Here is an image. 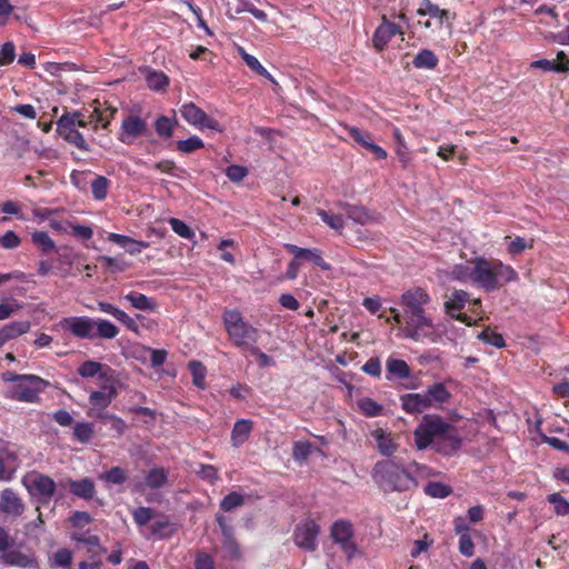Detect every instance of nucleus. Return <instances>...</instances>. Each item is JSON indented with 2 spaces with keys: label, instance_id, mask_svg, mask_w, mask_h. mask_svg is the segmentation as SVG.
<instances>
[{
  "label": "nucleus",
  "instance_id": "nucleus-1",
  "mask_svg": "<svg viewBox=\"0 0 569 569\" xmlns=\"http://www.w3.org/2000/svg\"><path fill=\"white\" fill-rule=\"evenodd\" d=\"M371 476L385 492H405L418 486V481L409 467H405L392 459L376 462Z\"/></svg>",
  "mask_w": 569,
  "mask_h": 569
},
{
  "label": "nucleus",
  "instance_id": "nucleus-2",
  "mask_svg": "<svg viewBox=\"0 0 569 569\" xmlns=\"http://www.w3.org/2000/svg\"><path fill=\"white\" fill-rule=\"evenodd\" d=\"M518 273L509 266L499 260H488L482 257L473 259V280L472 283L485 289L495 291L503 284L516 281Z\"/></svg>",
  "mask_w": 569,
  "mask_h": 569
},
{
  "label": "nucleus",
  "instance_id": "nucleus-3",
  "mask_svg": "<svg viewBox=\"0 0 569 569\" xmlns=\"http://www.w3.org/2000/svg\"><path fill=\"white\" fill-rule=\"evenodd\" d=\"M6 382H12L8 395L11 399L33 403L39 395L47 388L48 382L34 375H18L6 372L2 376Z\"/></svg>",
  "mask_w": 569,
  "mask_h": 569
},
{
  "label": "nucleus",
  "instance_id": "nucleus-4",
  "mask_svg": "<svg viewBox=\"0 0 569 569\" xmlns=\"http://www.w3.org/2000/svg\"><path fill=\"white\" fill-rule=\"evenodd\" d=\"M222 319L226 331L236 347L242 348L249 342H258V329L246 322L239 310H224Z\"/></svg>",
  "mask_w": 569,
  "mask_h": 569
},
{
  "label": "nucleus",
  "instance_id": "nucleus-5",
  "mask_svg": "<svg viewBox=\"0 0 569 569\" xmlns=\"http://www.w3.org/2000/svg\"><path fill=\"white\" fill-rule=\"evenodd\" d=\"M405 326L401 328L402 336L417 342L428 341L435 343L440 338L438 328L432 318L425 313L405 316Z\"/></svg>",
  "mask_w": 569,
  "mask_h": 569
},
{
  "label": "nucleus",
  "instance_id": "nucleus-6",
  "mask_svg": "<svg viewBox=\"0 0 569 569\" xmlns=\"http://www.w3.org/2000/svg\"><path fill=\"white\" fill-rule=\"evenodd\" d=\"M450 428L443 418L436 415H425L413 431L415 445L418 450L433 446L438 439Z\"/></svg>",
  "mask_w": 569,
  "mask_h": 569
},
{
  "label": "nucleus",
  "instance_id": "nucleus-7",
  "mask_svg": "<svg viewBox=\"0 0 569 569\" xmlns=\"http://www.w3.org/2000/svg\"><path fill=\"white\" fill-rule=\"evenodd\" d=\"M22 485L29 492L30 497L40 505H48L57 488L52 478L37 471L27 473L22 478Z\"/></svg>",
  "mask_w": 569,
  "mask_h": 569
},
{
  "label": "nucleus",
  "instance_id": "nucleus-8",
  "mask_svg": "<svg viewBox=\"0 0 569 569\" xmlns=\"http://www.w3.org/2000/svg\"><path fill=\"white\" fill-rule=\"evenodd\" d=\"M117 395L118 391L114 387V379H111L110 382H102L100 390H93L89 395L90 415L98 419H102L107 413L106 409L110 406Z\"/></svg>",
  "mask_w": 569,
  "mask_h": 569
},
{
  "label": "nucleus",
  "instance_id": "nucleus-9",
  "mask_svg": "<svg viewBox=\"0 0 569 569\" xmlns=\"http://www.w3.org/2000/svg\"><path fill=\"white\" fill-rule=\"evenodd\" d=\"M57 327L79 339L92 340L96 338L94 319L87 316L62 318Z\"/></svg>",
  "mask_w": 569,
  "mask_h": 569
},
{
  "label": "nucleus",
  "instance_id": "nucleus-10",
  "mask_svg": "<svg viewBox=\"0 0 569 569\" xmlns=\"http://www.w3.org/2000/svg\"><path fill=\"white\" fill-rule=\"evenodd\" d=\"M431 301L429 293L421 287L406 290L400 298V306L405 316H415L426 312V306Z\"/></svg>",
  "mask_w": 569,
  "mask_h": 569
},
{
  "label": "nucleus",
  "instance_id": "nucleus-11",
  "mask_svg": "<svg viewBox=\"0 0 569 569\" xmlns=\"http://www.w3.org/2000/svg\"><path fill=\"white\" fill-rule=\"evenodd\" d=\"M181 117L192 127L203 130L210 129L218 132L222 131V127L219 122L209 117L201 108L196 106L193 102H188L180 108Z\"/></svg>",
  "mask_w": 569,
  "mask_h": 569
},
{
  "label": "nucleus",
  "instance_id": "nucleus-12",
  "mask_svg": "<svg viewBox=\"0 0 569 569\" xmlns=\"http://www.w3.org/2000/svg\"><path fill=\"white\" fill-rule=\"evenodd\" d=\"M319 526L313 520H306L298 525L295 530V542L299 548L313 551L317 548Z\"/></svg>",
  "mask_w": 569,
  "mask_h": 569
},
{
  "label": "nucleus",
  "instance_id": "nucleus-13",
  "mask_svg": "<svg viewBox=\"0 0 569 569\" xmlns=\"http://www.w3.org/2000/svg\"><path fill=\"white\" fill-rule=\"evenodd\" d=\"M147 131V122L139 116L129 114L121 123L119 140L122 143L131 144Z\"/></svg>",
  "mask_w": 569,
  "mask_h": 569
},
{
  "label": "nucleus",
  "instance_id": "nucleus-14",
  "mask_svg": "<svg viewBox=\"0 0 569 569\" xmlns=\"http://www.w3.org/2000/svg\"><path fill=\"white\" fill-rule=\"evenodd\" d=\"M331 537L337 543L341 545L349 559L355 555L356 546L351 541L352 527L349 522L342 520L335 522L331 528Z\"/></svg>",
  "mask_w": 569,
  "mask_h": 569
},
{
  "label": "nucleus",
  "instance_id": "nucleus-15",
  "mask_svg": "<svg viewBox=\"0 0 569 569\" xmlns=\"http://www.w3.org/2000/svg\"><path fill=\"white\" fill-rule=\"evenodd\" d=\"M469 299L468 292L463 290H455L450 297L445 302V309L448 315L456 318L457 320L465 322L466 325L470 326V319L465 313H459L463 308L466 302Z\"/></svg>",
  "mask_w": 569,
  "mask_h": 569
},
{
  "label": "nucleus",
  "instance_id": "nucleus-16",
  "mask_svg": "<svg viewBox=\"0 0 569 569\" xmlns=\"http://www.w3.org/2000/svg\"><path fill=\"white\" fill-rule=\"evenodd\" d=\"M0 561L10 567L38 568V560L32 552H24L17 548L1 555Z\"/></svg>",
  "mask_w": 569,
  "mask_h": 569
},
{
  "label": "nucleus",
  "instance_id": "nucleus-17",
  "mask_svg": "<svg viewBox=\"0 0 569 569\" xmlns=\"http://www.w3.org/2000/svg\"><path fill=\"white\" fill-rule=\"evenodd\" d=\"M77 372L82 378L97 377L101 382H110V380L113 379V371L111 368L93 360H87L82 362L78 367Z\"/></svg>",
  "mask_w": 569,
  "mask_h": 569
},
{
  "label": "nucleus",
  "instance_id": "nucleus-18",
  "mask_svg": "<svg viewBox=\"0 0 569 569\" xmlns=\"http://www.w3.org/2000/svg\"><path fill=\"white\" fill-rule=\"evenodd\" d=\"M460 446L461 439L458 436L456 428L450 425L447 432L435 442L433 448L445 456H451L460 448Z\"/></svg>",
  "mask_w": 569,
  "mask_h": 569
},
{
  "label": "nucleus",
  "instance_id": "nucleus-19",
  "mask_svg": "<svg viewBox=\"0 0 569 569\" xmlns=\"http://www.w3.org/2000/svg\"><path fill=\"white\" fill-rule=\"evenodd\" d=\"M0 510L7 515L18 517L23 513L24 503L12 489L8 488L1 492Z\"/></svg>",
  "mask_w": 569,
  "mask_h": 569
},
{
  "label": "nucleus",
  "instance_id": "nucleus-20",
  "mask_svg": "<svg viewBox=\"0 0 569 569\" xmlns=\"http://www.w3.org/2000/svg\"><path fill=\"white\" fill-rule=\"evenodd\" d=\"M97 307H98L99 311L110 315L116 320L121 322L128 330H131L134 332L138 331L137 321L133 318H131L127 312L119 309L118 307H116L109 302H106V301H98Z\"/></svg>",
  "mask_w": 569,
  "mask_h": 569
},
{
  "label": "nucleus",
  "instance_id": "nucleus-21",
  "mask_svg": "<svg viewBox=\"0 0 569 569\" xmlns=\"http://www.w3.org/2000/svg\"><path fill=\"white\" fill-rule=\"evenodd\" d=\"M401 408L410 415L420 413L430 408L425 393H406L400 397Z\"/></svg>",
  "mask_w": 569,
  "mask_h": 569
},
{
  "label": "nucleus",
  "instance_id": "nucleus-22",
  "mask_svg": "<svg viewBox=\"0 0 569 569\" xmlns=\"http://www.w3.org/2000/svg\"><path fill=\"white\" fill-rule=\"evenodd\" d=\"M370 436L376 441L377 449L385 457L392 456L398 445L395 442L393 437L390 432L382 428H377L370 432Z\"/></svg>",
  "mask_w": 569,
  "mask_h": 569
},
{
  "label": "nucleus",
  "instance_id": "nucleus-23",
  "mask_svg": "<svg viewBox=\"0 0 569 569\" xmlns=\"http://www.w3.org/2000/svg\"><path fill=\"white\" fill-rule=\"evenodd\" d=\"M401 33L400 27L393 22H383L378 27L373 34V44L379 51L383 50L386 44L396 34Z\"/></svg>",
  "mask_w": 569,
  "mask_h": 569
},
{
  "label": "nucleus",
  "instance_id": "nucleus-24",
  "mask_svg": "<svg viewBox=\"0 0 569 569\" xmlns=\"http://www.w3.org/2000/svg\"><path fill=\"white\" fill-rule=\"evenodd\" d=\"M558 62L548 60V59H539L532 61L530 67L533 69H541L543 71H553V72H568L569 71V59L561 51L558 53Z\"/></svg>",
  "mask_w": 569,
  "mask_h": 569
},
{
  "label": "nucleus",
  "instance_id": "nucleus-25",
  "mask_svg": "<svg viewBox=\"0 0 569 569\" xmlns=\"http://www.w3.org/2000/svg\"><path fill=\"white\" fill-rule=\"evenodd\" d=\"M70 492L81 499L90 500L96 493L94 482L90 478L68 481Z\"/></svg>",
  "mask_w": 569,
  "mask_h": 569
},
{
  "label": "nucleus",
  "instance_id": "nucleus-26",
  "mask_svg": "<svg viewBox=\"0 0 569 569\" xmlns=\"http://www.w3.org/2000/svg\"><path fill=\"white\" fill-rule=\"evenodd\" d=\"M386 369L388 373V379H407L411 376V370L408 363L405 360L396 359L393 357H389L387 359Z\"/></svg>",
  "mask_w": 569,
  "mask_h": 569
},
{
  "label": "nucleus",
  "instance_id": "nucleus-27",
  "mask_svg": "<svg viewBox=\"0 0 569 569\" xmlns=\"http://www.w3.org/2000/svg\"><path fill=\"white\" fill-rule=\"evenodd\" d=\"M30 322L28 320L12 321L0 328V335L2 336L6 343L13 340L30 330Z\"/></svg>",
  "mask_w": 569,
  "mask_h": 569
},
{
  "label": "nucleus",
  "instance_id": "nucleus-28",
  "mask_svg": "<svg viewBox=\"0 0 569 569\" xmlns=\"http://www.w3.org/2000/svg\"><path fill=\"white\" fill-rule=\"evenodd\" d=\"M252 431V421L248 419H240L236 421L232 432L231 442L233 447H240L244 443Z\"/></svg>",
  "mask_w": 569,
  "mask_h": 569
},
{
  "label": "nucleus",
  "instance_id": "nucleus-29",
  "mask_svg": "<svg viewBox=\"0 0 569 569\" xmlns=\"http://www.w3.org/2000/svg\"><path fill=\"white\" fill-rule=\"evenodd\" d=\"M132 308L141 311H152L156 309V302L143 293L131 291L123 297Z\"/></svg>",
  "mask_w": 569,
  "mask_h": 569
},
{
  "label": "nucleus",
  "instance_id": "nucleus-30",
  "mask_svg": "<svg viewBox=\"0 0 569 569\" xmlns=\"http://www.w3.org/2000/svg\"><path fill=\"white\" fill-rule=\"evenodd\" d=\"M439 59L433 51L429 49L420 50L413 58L412 64L417 69L432 70L438 66Z\"/></svg>",
  "mask_w": 569,
  "mask_h": 569
},
{
  "label": "nucleus",
  "instance_id": "nucleus-31",
  "mask_svg": "<svg viewBox=\"0 0 569 569\" xmlns=\"http://www.w3.org/2000/svg\"><path fill=\"white\" fill-rule=\"evenodd\" d=\"M78 118V112L73 113H64L57 121V132L64 140L70 137L76 129V121Z\"/></svg>",
  "mask_w": 569,
  "mask_h": 569
},
{
  "label": "nucleus",
  "instance_id": "nucleus-32",
  "mask_svg": "<svg viewBox=\"0 0 569 569\" xmlns=\"http://www.w3.org/2000/svg\"><path fill=\"white\" fill-rule=\"evenodd\" d=\"M449 277L460 282H472L473 280V260L466 263L455 264L449 271Z\"/></svg>",
  "mask_w": 569,
  "mask_h": 569
},
{
  "label": "nucleus",
  "instance_id": "nucleus-33",
  "mask_svg": "<svg viewBox=\"0 0 569 569\" xmlns=\"http://www.w3.org/2000/svg\"><path fill=\"white\" fill-rule=\"evenodd\" d=\"M119 328L110 320L98 318L94 319V333L96 337L102 339H113L119 335Z\"/></svg>",
  "mask_w": 569,
  "mask_h": 569
},
{
  "label": "nucleus",
  "instance_id": "nucleus-34",
  "mask_svg": "<svg viewBox=\"0 0 569 569\" xmlns=\"http://www.w3.org/2000/svg\"><path fill=\"white\" fill-rule=\"evenodd\" d=\"M426 398L429 400L430 408L435 405H441L449 400L450 392L447 390L443 383H435L430 386L425 392Z\"/></svg>",
  "mask_w": 569,
  "mask_h": 569
},
{
  "label": "nucleus",
  "instance_id": "nucleus-35",
  "mask_svg": "<svg viewBox=\"0 0 569 569\" xmlns=\"http://www.w3.org/2000/svg\"><path fill=\"white\" fill-rule=\"evenodd\" d=\"M146 82L151 90L162 91L169 86V78L162 71L148 70L146 73Z\"/></svg>",
  "mask_w": 569,
  "mask_h": 569
},
{
  "label": "nucleus",
  "instance_id": "nucleus-36",
  "mask_svg": "<svg viewBox=\"0 0 569 569\" xmlns=\"http://www.w3.org/2000/svg\"><path fill=\"white\" fill-rule=\"evenodd\" d=\"M31 241L42 253H49L56 250V242L50 238L48 232L36 230L31 233Z\"/></svg>",
  "mask_w": 569,
  "mask_h": 569
},
{
  "label": "nucleus",
  "instance_id": "nucleus-37",
  "mask_svg": "<svg viewBox=\"0 0 569 569\" xmlns=\"http://www.w3.org/2000/svg\"><path fill=\"white\" fill-rule=\"evenodd\" d=\"M99 479L110 485H122L127 481L128 475L123 468L117 466L100 473Z\"/></svg>",
  "mask_w": 569,
  "mask_h": 569
},
{
  "label": "nucleus",
  "instance_id": "nucleus-38",
  "mask_svg": "<svg viewBox=\"0 0 569 569\" xmlns=\"http://www.w3.org/2000/svg\"><path fill=\"white\" fill-rule=\"evenodd\" d=\"M419 16H429L438 19L440 22L447 17L448 12L440 9L439 6L432 3L430 0H423L417 11Z\"/></svg>",
  "mask_w": 569,
  "mask_h": 569
},
{
  "label": "nucleus",
  "instance_id": "nucleus-39",
  "mask_svg": "<svg viewBox=\"0 0 569 569\" xmlns=\"http://www.w3.org/2000/svg\"><path fill=\"white\" fill-rule=\"evenodd\" d=\"M72 540L77 542H81L88 547V552L92 553V556H98L104 550L100 546V540L97 536H86L83 533H73Z\"/></svg>",
  "mask_w": 569,
  "mask_h": 569
},
{
  "label": "nucleus",
  "instance_id": "nucleus-40",
  "mask_svg": "<svg viewBox=\"0 0 569 569\" xmlns=\"http://www.w3.org/2000/svg\"><path fill=\"white\" fill-rule=\"evenodd\" d=\"M110 181L103 176H97L90 183L91 193L98 201L104 200L108 194Z\"/></svg>",
  "mask_w": 569,
  "mask_h": 569
},
{
  "label": "nucleus",
  "instance_id": "nucleus-41",
  "mask_svg": "<svg viewBox=\"0 0 569 569\" xmlns=\"http://www.w3.org/2000/svg\"><path fill=\"white\" fill-rule=\"evenodd\" d=\"M358 408L366 417L370 418L380 416L383 409L380 403L369 397L361 398L358 401Z\"/></svg>",
  "mask_w": 569,
  "mask_h": 569
},
{
  "label": "nucleus",
  "instance_id": "nucleus-42",
  "mask_svg": "<svg viewBox=\"0 0 569 569\" xmlns=\"http://www.w3.org/2000/svg\"><path fill=\"white\" fill-rule=\"evenodd\" d=\"M168 476L163 468H152L146 476V485L149 488L158 489L167 482Z\"/></svg>",
  "mask_w": 569,
  "mask_h": 569
},
{
  "label": "nucleus",
  "instance_id": "nucleus-43",
  "mask_svg": "<svg viewBox=\"0 0 569 569\" xmlns=\"http://www.w3.org/2000/svg\"><path fill=\"white\" fill-rule=\"evenodd\" d=\"M204 147L201 138L198 136H191L187 139L179 140L177 142V150L181 153L188 154L194 152Z\"/></svg>",
  "mask_w": 569,
  "mask_h": 569
},
{
  "label": "nucleus",
  "instance_id": "nucleus-44",
  "mask_svg": "<svg viewBox=\"0 0 569 569\" xmlns=\"http://www.w3.org/2000/svg\"><path fill=\"white\" fill-rule=\"evenodd\" d=\"M176 123V120L161 116L154 122V130L159 137L167 139L172 136Z\"/></svg>",
  "mask_w": 569,
  "mask_h": 569
},
{
  "label": "nucleus",
  "instance_id": "nucleus-45",
  "mask_svg": "<svg viewBox=\"0 0 569 569\" xmlns=\"http://www.w3.org/2000/svg\"><path fill=\"white\" fill-rule=\"evenodd\" d=\"M346 213L349 219L359 224H366L371 220V216L365 207L347 206Z\"/></svg>",
  "mask_w": 569,
  "mask_h": 569
},
{
  "label": "nucleus",
  "instance_id": "nucleus-46",
  "mask_svg": "<svg viewBox=\"0 0 569 569\" xmlns=\"http://www.w3.org/2000/svg\"><path fill=\"white\" fill-rule=\"evenodd\" d=\"M93 436V427L90 422H77L73 426V437L81 443H88Z\"/></svg>",
  "mask_w": 569,
  "mask_h": 569
},
{
  "label": "nucleus",
  "instance_id": "nucleus-47",
  "mask_svg": "<svg viewBox=\"0 0 569 569\" xmlns=\"http://www.w3.org/2000/svg\"><path fill=\"white\" fill-rule=\"evenodd\" d=\"M317 213L321 218V220L328 224L330 228L335 230H341L345 227V219L341 214H336L330 211H326L322 209H318Z\"/></svg>",
  "mask_w": 569,
  "mask_h": 569
},
{
  "label": "nucleus",
  "instance_id": "nucleus-48",
  "mask_svg": "<svg viewBox=\"0 0 569 569\" xmlns=\"http://www.w3.org/2000/svg\"><path fill=\"white\" fill-rule=\"evenodd\" d=\"M168 223L170 224L173 232L183 239L191 240L196 236V233L191 230V228L186 222H183L182 220H180L178 218H170L168 220Z\"/></svg>",
  "mask_w": 569,
  "mask_h": 569
},
{
  "label": "nucleus",
  "instance_id": "nucleus-49",
  "mask_svg": "<svg viewBox=\"0 0 569 569\" xmlns=\"http://www.w3.org/2000/svg\"><path fill=\"white\" fill-rule=\"evenodd\" d=\"M73 260L70 254L62 253L58 257L56 263V274L61 278H67L70 274Z\"/></svg>",
  "mask_w": 569,
  "mask_h": 569
},
{
  "label": "nucleus",
  "instance_id": "nucleus-50",
  "mask_svg": "<svg viewBox=\"0 0 569 569\" xmlns=\"http://www.w3.org/2000/svg\"><path fill=\"white\" fill-rule=\"evenodd\" d=\"M154 517V512L149 507H139L132 511V518L139 527L146 526Z\"/></svg>",
  "mask_w": 569,
  "mask_h": 569
},
{
  "label": "nucleus",
  "instance_id": "nucleus-51",
  "mask_svg": "<svg viewBox=\"0 0 569 569\" xmlns=\"http://www.w3.org/2000/svg\"><path fill=\"white\" fill-rule=\"evenodd\" d=\"M425 492L432 498H446L450 495L451 490L442 482H429L425 487Z\"/></svg>",
  "mask_w": 569,
  "mask_h": 569
},
{
  "label": "nucleus",
  "instance_id": "nucleus-52",
  "mask_svg": "<svg viewBox=\"0 0 569 569\" xmlns=\"http://www.w3.org/2000/svg\"><path fill=\"white\" fill-rule=\"evenodd\" d=\"M347 131H348L349 137L355 142H357L358 144H360L363 148H366L368 146V143L373 140L370 132L362 131L361 129H359L357 127H348Z\"/></svg>",
  "mask_w": 569,
  "mask_h": 569
},
{
  "label": "nucleus",
  "instance_id": "nucleus-53",
  "mask_svg": "<svg viewBox=\"0 0 569 569\" xmlns=\"http://www.w3.org/2000/svg\"><path fill=\"white\" fill-rule=\"evenodd\" d=\"M301 259L310 260L322 270H330V264L323 260L321 251L317 248H306L305 253H302L301 256Z\"/></svg>",
  "mask_w": 569,
  "mask_h": 569
},
{
  "label": "nucleus",
  "instance_id": "nucleus-54",
  "mask_svg": "<svg viewBox=\"0 0 569 569\" xmlns=\"http://www.w3.org/2000/svg\"><path fill=\"white\" fill-rule=\"evenodd\" d=\"M548 501L553 505L555 511L559 516L569 515V502L560 493H551Z\"/></svg>",
  "mask_w": 569,
  "mask_h": 569
},
{
  "label": "nucleus",
  "instance_id": "nucleus-55",
  "mask_svg": "<svg viewBox=\"0 0 569 569\" xmlns=\"http://www.w3.org/2000/svg\"><path fill=\"white\" fill-rule=\"evenodd\" d=\"M312 451V445L309 441H297L293 443L292 457L297 461L306 460Z\"/></svg>",
  "mask_w": 569,
  "mask_h": 569
},
{
  "label": "nucleus",
  "instance_id": "nucleus-56",
  "mask_svg": "<svg viewBox=\"0 0 569 569\" xmlns=\"http://www.w3.org/2000/svg\"><path fill=\"white\" fill-rule=\"evenodd\" d=\"M243 503V497L239 492L232 491L228 493L220 503V508L223 511H231L232 509Z\"/></svg>",
  "mask_w": 569,
  "mask_h": 569
},
{
  "label": "nucleus",
  "instance_id": "nucleus-57",
  "mask_svg": "<svg viewBox=\"0 0 569 569\" xmlns=\"http://www.w3.org/2000/svg\"><path fill=\"white\" fill-rule=\"evenodd\" d=\"M72 562V552L69 549H59L52 558V566L59 568H69Z\"/></svg>",
  "mask_w": 569,
  "mask_h": 569
},
{
  "label": "nucleus",
  "instance_id": "nucleus-58",
  "mask_svg": "<svg viewBox=\"0 0 569 569\" xmlns=\"http://www.w3.org/2000/svg\"><path fill=\"white\" fill-rule=\"evenodd\" d=\"M223 552L228 558H237L239 556L238 543L233 538V532H227L226 537H223Z\"/></svg>",
  "mask_w": 569,
  "mask_h": 569
},
{
  "label": "nucleus",
  "instance_id": "nucleus-59",
  "mask_svg": "<svg viewBox=\"0 0 569 569\" xmlns=\"http://www.w3.org/2000/svg\"><path fill=\"white\" fill-rule=\"evenodd\" d=\"M239 53H240L241 58L243 59V61L246 62V64L252 71H254L258 74L267 73V69L259 62V60L256 57H253L252 54H249L248 52H246L243 48H239Z\"/></svg>",
  "mask_w": 569,
  "mask_h": 569
},
{
  "label": "nucleus",
  "instance_id": "nucleus-60",
  "mask_svg": "<svg viewBox=\"0 0 569 569\" xmlns=\"http://www.w3.org/2000/svg\"><path fill=\"white\" fill-rule=\"evenodd\" d=\"M478 338L488 345L497 348L505 346V340L500 333L486 329L478 335Z\"/></svg>",
  "mask_w": 569,
  "mask_h": 569
},
{
  "label": "nucleus",
  "instance_id": "nucleus-61",
  "mask_svg": "<svg viewBox=\"0 0 569 569\" xmlns=\"http://www.w3.org/2000/svg\"><path fill=\"white\" fill-rule=\"evenodd\" d=\"M248 174V169L243 166L231 164L226 169V176L232 182H241Z\"/></svg>",
  "mask_w": 569,
  "mask_h": 569
},
{
  "label": "nucleus",
  "instance_id": "nucleus-62",
  "mask_svg": "<svg viewBox=\"0 0 569 569\" xmlns=\"http://www.w3.org/2000/svg\"><path fill=\"white\" fill-rule=\"evenodd\" d=\"M16 58V48L13 42L8 41L0 49V66L10 64Z\"/></svg>",
  "mask_w": 569,
  "mask_h": 569
},
{
  "label": "nucleus",
  "instance_id": "nucleus-63",
  "mask_svg": "<svg viewBox=\"0 0 569 569\" xmlns=\"http://www.w3.org/2000/svg\"><path fill=\"white\" fill-rule=\"evenodd\" d=\"M459 551L465 557L473 556L475 545L469 532H465L459 537Z\"/></svg>",
  "mask_w": 569,
  "mask_h": 569
},
{
  "label": "nucleus",
  "instance_id": "nucleus-64",
  "mask_svg": "<svg viewBox=\"0 0 569 569\" xmlns=\"http://www.w3.org/2000/svg\"><path fill=\"white\" fill-rule=\"evenodd\" d=\"M189 369L191 370L193 376V383L200 388H203L206 368L202 366V363L198 361H191L189 363Z\"/></svg>",
  "mask_w": 569,
  "mask_h": 569
}]
</instances>
